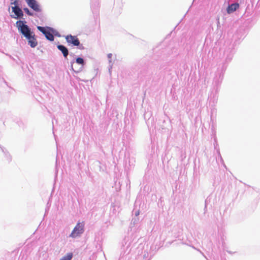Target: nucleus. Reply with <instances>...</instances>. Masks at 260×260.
<instances>
[{
  "mask_svg": "<svg viewBox=\"0 0 260 260\" xmlns=\"http://www.w3.org/2000/svg\"><path fill=\"white\" fill-rule=\"evenodd\" d=\"M66 40L69 45L78 46L80 45V41L77 36L69 35L66 36Z\"/></svg>",
  "mask_w": 260,
  "mask_h": 260,
  "instance_id": "nucleus-4",
  "label": "nucleus"
},
{
  "mask_svg": "<svg viewBox=\"0 0 260 260\" xmlns=\"http://www.w3.org/2000/svg\"><path fill=\"white\" fill-rule=\"evenodd\" d=\"M73 254L72 253H69L67 255L62 257L59 260H71Z\"/></svg>",
  "mask_w": 260,
  "mask_h": 260,
  "instance_id": "nucleus-10",
  "label": "nucleus"
},
{
  "mask_svg": "<svg viewBox=\"0 0 260 260\" xmlns=\"http://www.w3.org/2000/svg\"><path fill=\"white\" fill-rule=\"evenodd\" d=\"M12 11L14 13L16 16L14 17L15 18H22L23 16V13L22 10L18 6H14L12 7Z\"/></svg>",
  "mask_w": 260,
  "mask_h": 260,
  "instance_id": "nucleus-6",
  "label": "nucleus"
},
{
  "mask_svg": "<svg viewBox=\"0 0 260 260\" xmlns=\"http://www.w3.org/2000/svg\"><path fill=\"white\" fill-rule=\"evenodd\" d=\"M239 8L238 3H235L230 5L227 8V13L229 14L232 13L235 11Z\"/></svg>",
  "mask_w": 260,
  "mask_h": 260,
  "instance_id": "nucleus-8",
  "label": "nucleus"
},
{
  "mask_svg": "<svg viewBox=\"0 0 260 260\" xmlns=\"http://www.w3.org/2000/svg\"><path fill=\"white\" fill-rule=\"evenodd\" d=\"M76 62L78 64H81L82 66L84 65V63L83 59L81 57H78L76 59Z\"/></svg>",
  "mask_w": 260,
  "mask_h": 260,
  "instance_id": "nucleus-11",
  "label": "nucleus"
},
{
  "mask_svg": "<svg viewBox=\"0 0 260 260\" xmlns=\"http://www.w3.org/2000/svg\"><path fill=\"white\" fill-rule=\"evenodd\" d=\"M27 5L36 12H41L42 8L40 5L36 0H25Z\"/></svg>",
  "mask_w": 260,
  "mask_h": 260,
  "instance_id": "nucleus-3",
  "label": "nucleus"
},
{
  "mask_svg": "<svg viewBox=\"0 0 260 260\" xmlns=\"http://www.w3.org/2000/svg\"><path fill=\"white\" fill-rule=\"evenodd\" d=\"M84 222H78L75 227L74 228L73 231L70 234V236L72 238H75L79 236L84 232Z\"/></svg>",
  "mask_w": 260,
  "mask_h": 260,
  "instance_id": "nucleus-2",
  "label": "nucleus"
},
{
  "mask_svg": "<svg viewBox=\"0 0 260 260\" xmlns=\"http://www.w3.org/2000/svg\"><path fill=\"white\" fill-rule=\"evenodd\" d=\"M139 215V213H137L136 215Z\"/></svg>",
  "mask_w": 260,
  "mask_h": 260,
  "instance_id": "nucleus-17",
  "label": "nucleus"
},
{
  "mask_svg": "<svg viewBox=\"0 0 260 260\" xmlns=\"http://www.w3.org/2000/svg\"><path fill=\"white\" fill-rule=\"evenodd\" d=\"M139 215V213H137L136 215Z\"/></svg>",
  "mask_w": 260,
  "mask_h": 260,
  "instance_id": "nucleus-16",
  "label": "nucleus"
},
{
  "mask_svg": "<svg viewBox=\"0 0 260 260\" xmlns=\"http://www.w3.org/2000/svg\"><path fill=\"white\" fill-rule=\"evenodd\" d=\"M37 28L45 35L47 40L50 41H53L54 40V37L53 35L49 31L46 30L44 27L38 26Z\"/></svg>",
  "mask_w": 260,
  "mask_h": 260,
  "instance_id": "nucleus-5",
  "label": "nucleus"
},
{
  "mask_svg": "<svg viewBox=\"0 0 260 260\" xmlns=\"http://www.w3.org/2000/svg\"><path fill=\"white\" fill-rule=\"evenodd\" d=\"M12 1H13V2H11L12 5H14V6H18V2L17 0H12Z\"/></svg>",
  "mask_w": 260,
  "mask_h": 260,
  "instance_id": "nucleus-13",
  "label": "nucleus"
},
{
  "mask_svg": "<svg viewBox=\"0 0 260 260\" xmlns=\"http://www.w3.org/2000/svg\"><path fill=\"white\" fill-rule=\"evenodd\" d=\"M139 215V213H137L136 215Z\"/></svg>",
  "mask_w": 260,
  "mask_h": 260,
  "instance_id": "nucleus-15",
  "label": "nucleus"
},
{
  "mask_svg": "<svg viewBox=\"0 0 260 260\" xmlns=\"http://www.w3.org/2000/svg\"><path fill=\"white\" fill-rule=\"evenodd\" d=\"M57 47L62 52L63 56L66 58L69 54V51L67 48L62 45H58Z\"/></svg>",
  "mask_w": 260,
  "mask_h": 260,
  "instance_id": "nucleus-9",
  "label": "nucleus"
},
{
  "mask_svg": "<svg viewBox=\"0 0 260 260\" xmlns=\"http://www.w3.org/2000/svg\"><path fill=\"white\" fill-rule=\"evenodd\" d=\"M71 67H72V70H74V69L73 68V64L71 65Z\"/></svg>",
  "mask_w": 260,
  "mask_h": 260,
  "instance_id": "nucleus-14",
  "label": "nucleus"
},
{
  "mask_svg": "<svg viewBox=\"0 0 260 260\" xmlns=\"http://www.w3.org/2000/svg\"><path fill=\"white\" fill-rule=\"evenodd\" d=\"M16 25L18 30L25 37H27L30 34H33L32 32L30 31L29 27L27 25L24 24L22 21L19 20L17 21Z\"/></svg>",
  "mask_w": 260,
  "mask_h": 260,
  "instance_id": "nucleus-1",
  "label": "nucleus"
},
{
  "mask_svg": "<svg viewBox=\"0 0 260 260\" xmlns=\"http://www.w3.org/2000/svg\"><path fill=\"white\" fill-rule=\"evenodd\" d=\"M24 12L29 16H33V13H31L28 8H24Z\"/></svg>",
  "mask_w": 260,
  "mask_h": 260,
  "instance_id": "nucleus-12",
  "label": "nucleus"
},
{
  "mask_svg": "<svg viewBox=\"0 0 260 260\" xmlns=\"http://www.w3.org/2000/svg\"><path fill=\"white\" fill-rule=\"evenodd\" d=\"M25 38L28 40V44L31 47L34 48L37 45V41L35 38V35L33 34H30L28 37Z\"/></svg>",
  "mask_w": 260,
  "mask_h": 260,
  "instance_id": "nucleus-7",
  "label": "nucleus"
}]
</instances>
